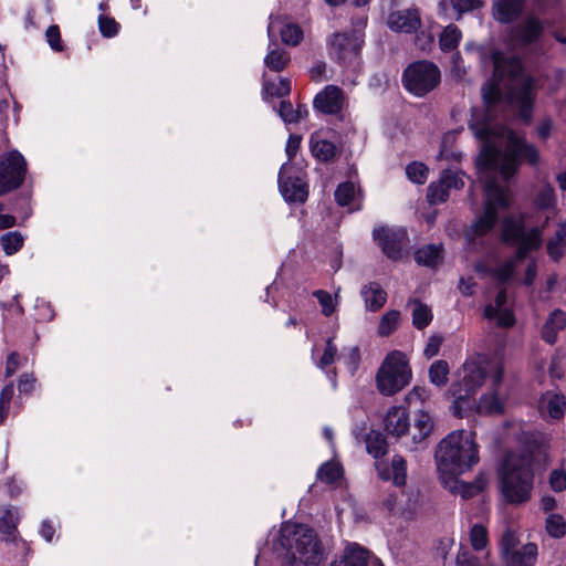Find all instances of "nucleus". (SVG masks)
<instances>
[{
  "instance_id": "1",
  "label": "nucleus",
  "mask_w": 566,
  "mask_h": 566,
  "mask_svg": "<svg viewBox=\"0 0 566 566\" xmlns=\"http://www.w3.org/2000/svg\"><path fill=\"white\" fill-rule=\"evenodd\" d=\"M469 127L483 142L476 165L480 179L484 182V212L467 233L468 240L473 241L494 227L499 211L510 203L509 189L497 184L495 172L509 179L522 163L537 167L542 158L535 145L505 126L494 124L489 114L482 111H473Z\"/></svg>"
},
{
  "instance_id": "2",
  "label": "nucleus",
  "mask_w": 566,
  "mask_h": 566,
  "mask_svg": "<svg viewBox=\"0 0 566 566\" xmlns=\"http://www.w3.org/2000/svg\"><path fill=\"white\" fill-rule=\"evenodd\" d=\"M490 59L494 65V72L493 78L481 88L483 102L486 106L499 102L501 98L499 82L507 81L511 84L507 93L510 102L518 108L521 117L530 122L536 97L534 78L524 75L522 63L514 55H505L493 50Z\"/></svg>"
},
{
  "instance_id": "3",
  "label": "nucleus",
  "mask_w": 566,
  "mask_h": 566,
  "mask_svg": "<svg viewBox=\"0 0 566 566\" xmlns=\"http://www.w3.org/2000/svg\"><path fill=\"white\" fill-rule=\"evenodd\" d=\"M434 457L439 475L465 473L480 460L475 433L464 429L450 432L437 446Z\"/></svg>"
},
{
  "instance_id": "4",
  "label": "nucleus",
  "mask_w": 566,
  "mask_h": 566,
  "mask_svg": "<svg viewBox=\"0 0 566 566\" xmlns=\"http://www.w3.org/2000/svg\"><path fill=\"white\" fill-rule=\"evenodd\" d=\"M279 543L286 551V566H319L323 559L316 535L306 525L283 524Z\"/></svg>"
},
{
  "instance_id": "5",
  "label": "nucleus",
  "mask_w": 566,
  "mask_h": 566,
  "mask_svg": "<svg viewBox=\"0 0 566 566\" xmlns=\"http://www.w3.org/2000/svg\"><path fill=\"white\" fill-rule=\"evenodd\" d=\"M490 373L493 386L502 381L503 367L500 363L491 366H483L482 361L470 359L457 370L455 379L449 388V394L453 397V412L462 416V409L469 402L476 390L483 385L486 373Z\"/></svg>"
},
{
  "instance_id": "6",
  "label": "nucleus",
  "mask_w": 566,
  "mask_h": 566,
  "mask_svg": "<svg viewBox=\"0 0 566 566\" xmlns=\"http://www.w3.org/2000/svg\"><path fill=\"white\" fill-rule=\"evenodd\" d=\"M532 455L510 453L503 463L500 479L501 491L511 504H523L531 499L533 489Z\"/></svg>"
},
{
  "instance_id": "7",
  "label": "nucleus",
  "mask_w": 566,
  "mask_h": 566,
  "mask_svg": "<svg viewBox=\"0 0 566 566\" xmlns=\"http://www.w3.org/2000/svg\"><path fill=\"white\" fill-rule=\"evenodd\" d=\"M412 377L406 355L390 352L376 374V386L384 396H392L409 385Z\"/></svg>"
},
{
  "instance_id": "8",
  "label": "nucleus",
  "mask_w": 566,
  "mask_h": 566,
  "mask_svg": "<svg viewBox=\"0 0 566 566\" xmlns=\"http://www.w3.org/2000/svg\"><path fill=\"white\" fill-rule=\"evenodd\" d=\"M402 83L408 92L421 97L438 86L440 71L431 62H415L405 70Z\"/></svg>"
},
{
  "instance_id": "9",
  "label": "nucleus",
  "mask_w": 566,
  "mask_h": 566,
  "mask_svg": "<svg viewBox=\"0 0 566 566\" xmlns=\"http://www.w3.org/2000/svg\"><path fill=\"white\" fill-rule=\"evenodd\" d=\"M27 171L24 157L17 150L0 156V196H3L23 182Z\"/></svg>"
},
{
  "instance_id": "10",
  "label": "nucleus",
  "mask_w": 566,
  "mask_h": 566,
  "mask_svg": "<svg viewBox=\"0 0 566 566\" xmlns=\"http://www.w3.org/2000/svg\"><path fill=\"white\" fill-rule=\"evenodd\" d=\"M292 170L293 167L289 163L282 165L279 172V188L286 201L302 203L308 195L307 185L301 176H293Z\"/></svg>"
},
{
  "instance_id": "11",
  "label": "nucleus",
  "mask_w": 566,
  "mask_h": 566,
  "mask_svg": "<svg viewBox=\"0 0 566 566\" xmlns=\"http://www.w3.org/2000/svg\"><path fill=\"white\" fill-rule=\"evenodd\" d=\"M373 238L381 247L382 252L391 260H398L402 255V242L406 232L401 229L394 230L386 227L376 228Z\"/></svg>"
},
{
  "instance_id": "12",
  "label": "nucleus",
  "mask_w": 566,
  "mask_h": 566,
  "mask_svg": "<svg viewBox=\"0 0 566 566\" xmlns=\"http://www.w3.org/2000/svg\"><path fill=\"white\" fill-rule=\"evenodd\" d=\"M302 38H274L270 41L269 53L264 57L268 69L273 72H281L287 65L290 57L284 46H297Z\"/></svg>"
},
{
  "instance_id": "13",
  "label": "nucleus",
  "mask_w": 566,
  "mask_h": 566,
  "mask_svg": "<svg viewBox=\"0 0 566 566\" xmlns=\"http://www.w3.org/2000/svg\"><path fill=\"white\" fill-rule=\"evenodd\" d=\"M460 475L461 474H452L449 478L439 475V478L446 489L453 494L460 495L462 499H471L475 496L478 493L483 491L488 484V480L482 473L479 474L473 482L461 481L459 480Z\"/></svg>"
},
{
  "instance_id": "14",
  "label": "nucleus",
  "mask_w": 566,
  "mask_h": 566,
  "mask_svg": "<svg viewBox=\"0 0 566 566\" xmlns=\"http://www.w3.org/2000/svg\"><path fill=\"white\" fill-rule=\"evenodd\" d=\"M363 43V38H333L329 43L331 55L343 64H350L358 57Z\"/></svg>"
},
{
  "instance_id": "15",
  "label": "nucleus",
  "mask_w": 566,
  "mask_h": 566,
  "mask_svg": "<svg viewBox=\"0 0 566 566\" xmlns=\"http://www.w3.org/2000/svg\"><path fill=\"white\" fill-rule=\"evenodd\" d=\"M344 96L339 87L335 85L326 86L314 98V107L325 114H335L343 107Z\"/></svg>"
},
{
  "instance_id": "16",
  "label": "nucleus",
  "mask_w": 566,
  "mask_h": 566,
  "mask_svg": "<svg viewBox=\"0 0 566 566\" xmlns=\"http://www.w3.org/2000/svg\"><path fill=\"white\" fill-rule=\"evenodd\" d=\"M384 426L389 434L397 438L401 437L410 428L408 411L403 407L394 406L389 408L384 419Z\"/></svg>"
},
{
  "instance_id": "17",
  "label": "nucleus",
  "mask_w": 566,
  "mask_h": 566,
  "mask_svg": "<svg viewBox=\"0 0 566 566\" xmlns=\"http://www.w3.org/2000/svg\"><path fill=\"white\" fill-rule=\"evenodd\" d=\"M388 24L394 32L410 34L417 32L421 21L417 10H405L392 12Z\"/></svg>"
},
{
  "instance_id": "18",
  "label": "nucleus",
  "mask_w": 566,
  "mask_h": 566,
  "mask_svg": "<svg viewBox=\"0 0 566 566\" xmlns=\"http://www.w3.org/2000/svg\"><path fill=\"white\" fill-rule=\"evenodd\" d=\"M538 408L544 418L559 420L564 417L566 408L565 397L563 395L547 392L541 398Z\"/></svg>"
},
{
  "instance_id": "19",
  "label": "nucleus",
  "mask_w": 566,
  "mask_h": 566,
  "mask_svg": "<svg viewBox=\"0 0 566 566\" xmlns=\"http://www.w3.org/2000/svg\"><path fill=\"white\" fill-rule=\"evenodd\" d=\"M376 469L382 480H392L397 486L405 485L407 478V463L400 455H394L390 468L382 462H376Z\"/></svg>"
},
{
  "instance_id": "20",
  "label": "nucleus",
  "mask_w": 566,
  "mask_h": 566,
  "mask_svg": "<svg viewBox=\"0 0 566 566\" xmlns=\"http://www.w3.org/2000/svg\"><path fill=\"white\" fill-rule=\"evenodd\" d=\"M434 421L429 412L419 409L413 413V423L410 424L409 431L413 443H421L433 431Z\"/></svg>"
},
{
  "instance_id": "21",
  "label": "nucleus",
  "mask_w": 566,
  "mask_h": 566,
  "mask_svg": "<svg viewBox=\"0 0 566 566\" xmlns=\"http://www.w3.org/2000/svg\"><path fill=\"white\" fill-rule=\"evenodd\" d=\"M537 545L535 543H526L502 559L505 566H534L537 560Z\"/></svg>"
},
{
  "instance_id": "22",
  "label": "nucleus",
  "mask_w": 566,
  "mask_h": 566,
  "mask_svg": "<svg viewBox=\"0 0 566 566\" xmlns=\"http://www.w3.org/2000/svg\"><path fill=\"white\" fill-rule=\"evenodd\" d=\"M361 296L365 302V307L368 311L376 312L380 310L386 301V291L376 282H371L361 289Z\"/></svg>"
},
{
  "instance_id": "23",
  "label": "nucleus",
  "mask_w": 566,
  "mask_h": 566,
  "mask_svg": "<svg viewBox=\"0 0 566 566\" xmlns=\"http://www.w3.org/2000/svg\"><path fill=\"white\" fill-rule=\"evenodd\" d=\"M566 326V313L562 310H555L547 321L545 322L542 329L543 339L553 345L557 340V334Z\"/></svg>"
},
{
  "instance_id": "24",
  "label": "nucleus",
  "mask_w": 566,
  "mask_h": 566,
  "mask_svg": "<svg viewBox=\"0 0 566 566\" xmlns=\"http://www.w3.org/2000/svg\"><path fill=\"white\" fill-rule=\"evenodd\" d=\"M542 242L543 234L539 228H533L528 231H524L516 243L517 251L515 255L517 259L523 261L528 252L539 249Z\"/></svg>"
},
{
  "instance_id": "25",
  "label": "nucleus",
  "mask_w": 566,
  "mask_h": 566,
  "mask_svg": "<svg viewBox=\"0 0 566 566\" xmlns=\"http://www.w3.org/2000/svg\"><path fill=\"white\" fill-rule=\"evenodd\" d=\"M335 200L339 206H349L353 205L350 211H356L361 209V199L359 198V191L356 190V187L353 182H343L338 185L335 190Z\"/></svg>"
},
{
  "instance_id": "26",
  "label": "nucleus",
  "mask_w": 566,
  "mask_h": 566,
  "mask_svg": "<svg viewBox=\"0 0 566 566\" xmlns=\"http://www.w3.org/2000/svg\"><path fill=\"white\" fill-rule=\"evenodd\" d=\"M525 0H497L494 6V15L501 22H511L522 12Z\"/></svg>"
},
{
  "instance_id": "27",
  "label": "nucleus",
  "mask_w": 566,
  "mask_h": 566,
  "mask_svg": "<svg viewBox=\"0 0 566 566\" xmlns=\"http://www.w3.org/2000/svg\"><path fill=\"white\" fill-rule=\"evenodd\" d=\"M368 552L356 545H348L342 559L333 562L329 566H367Z\"/></svg>"
},
{
  "instance_id": "28",
  "label": "nucleus",
  "mask_w": 566,
  "mask_h": 566,
  "mask_svg": "<svg viewBox=\"0 0 566 566\" xmlns=\"http://www.w3.org/2000/svg\"><path fill=\"white\" fill-rule=\"evenodd\" d=\"M415 259L418 264L436 268L442 262L443 248L441 244H428L417 250Z\"/></svg>"
},
{
  "instance_id": "29",
  "label": "nucleus",
  "mask_w": 566,
  "mask_h": 566,
  "mask_svg": "<svg viewBox=\"0 0 566 566\" xmlns=\"http://www.w3.org/2000/svg\"><path fill=\"white\" fill-rule=\"evenodd\" d=\"M504 407V398L496 390L484 394L476 406L479 413H501Z\"/></svg>"
},
{
  "instance_id": "30",
  "label": "nucleus",
  "mask_w": 566,
  "mask_h": 566,
  "mask_svg": "<svg viewBox=\"0 0 566 566\" xmlns=\"http://www.w3.org/2000/svg\"><path fill=\"white\" fill-rule=\"evenodd\" d=\"M20 520L19 509L12 505H0V532L11 535L17 528Z\"/></svg>"
},
{
  "instance_id": "31",
  "label": "nucleus",
  "mask_w": 566,
  "mask_h": 566,
  "mask_svg": "<svg viewBox=\"0 0 566 566\" xmlns=\"http://www.w3.org/2000/svg\"><path fill=\"white\" fill-rule=\"evenodd\" d=\"M290 92L291 81L286 77H281L277 83L266 80L263 81L262 95L264 101L287 96Z\"/></svg>"
},
{
  "instance_id": "32",
  "label": "nucleus",
  "mask_w": 566,
  "mask_h": 566,
  "mask_svg": "<svg viewBox=\"0 0 566 566\" xmlns=\"http://www.w3.org/2000/svg\"><path fill=\"white\" fill-rule=\"evenodd\" d=\"M310 146L313 156L321 161L331 160L335 156L334 144L326 139H321L318 135L313 134L311 136Z\"/></svg>"
},
{
  "instance_id": "33",
  "label": "nucleus",
  "mask_w": 566,
  "mask_h": 566,
  "mask_svg": "<svg viewBox=\"0 0 566 566\" xmlns=\"http://www.w3.org/2000/svg\"><path fill=\"white\" fill-rule=\"evenodd\" d=\"M277 114L285 124H294L305 118L308 114L306 106L298 105L296 109L289 101H282L277 108Z\"/></svg>"
},
{
  "instance_id": "34",
  "label": "nucleus",
  "mask_w": 566,
  "mask_h": 566,
  "mask_svg": "<svg viewBox=\"0 0 566 566\" xmlns=\"http://www.w3.org/2000/svg\"><path fill=\"white\" fill-rule=\"evenodd\" d=\"M366 450L376 460L384 457L388 451V446L381 433L371 431L366 437Z\"/></svg>"
},
{
  "instance_id": "35",
  "label": "nucleus",
  "mask_w": 566,
  "mask_h": 566,
  "mask_svg": "<svg viewBox=\"0 0 566 566\" xmlns=\"http://www.w3.org/2000/svg\"><path fill=\"white\" fill-rule=\"evenodd\" d=\"M523 232L524 229L521 221L512 217L504 219L502 229V240L504 242L516 244Z\"/></svg>"
},
{
  "instance_id": "36",
  "label": "nucleus",
  "mask_w": 566,
  "mask_h": 566,
  "mask_svg": "<svg viewBox=\"0 0 566 566\" xmlns=\"http://www.w3.org/2000/svg\"><path fill=\"white\" fill-rule=\"evenodd\" d=\"M412 306V324L416 328L422 329L430 324L432 321V312L431 308L420 303L419 301H412L410 303Z\"/></svg>"
},
{
  "instance_id": "37",
  "label": "nucleus",
  "mask_w": 566,
  "mask_h": 566,
  "mask_svg": "<svg viewBox=\"0 0 566 566\" xmlns=\"http://www.w3.org/2000/svg\"><path fill=\"white\" fill-rule=\"evenodd\" d=\"M24 243V237L19 231H9L0 237V244L7 255L17 253Z\"/></svg>"
},
{
  "instance_id": "38",
  "label": "nucleus",
  "mask_w": 566,
  "mask_h": 566,
  "mask_svg": "<svg viewBox=\"0 0 566 566\" xmlns=\"http://www.w3.org/2000/svg\"><path fill=\"white\" fill-rule=\"evenodd\" d=\"M450 368L446 360H436L429 368L430 382L437 387H443L448 381Z\"/></svg>"
},
{
  "instance_id": "39",
  "label": "nucleus",
  "mask_w": 566,
  "mask_h": 566,
  "mask_svg": "<svg viewBox=\"0 0 566 566\" xmlns=\"http://www.w3.org/2000/svg\"><path fill=\"white\" fill-rule=\"evenodd\" d=\"M343 475L342 467L333 461L323 463L317 471V479L324 483L333 484Z\"/></svg>"
},
{
  "instance_id": "40",
  "label": "nucleus",
  "mask_w": 566,
  "mask_h": 566,
  "mask_svg": "<svg viewBox=\"0 0 566 566\" xmlns=\"http://www.w3.org/2000/svg\"><path fill=\"white\" fill-rule=\"evenodd\" d=\"M521 262L522 260L517 259V256L514 255L513 258L503 262L497 268L493 269L491 271V274L496 281L501 283L507 282L513 276L515 269L518 266Z\"/></svg>"
},
{
  "instance_id": "41",
  "label": "nucleus",
  "mask_w": 566,
  "mask_h": 566,
  "mask_svg": "<svg viewBox=\"0 0 566 566\" xmlns=\"http://www.w3.org/2000/svg\"><path fill=\"white\" fill-rule=\"evenodd\" d=\"M545 530L554 538H560L566 534V522L559 514H549L545 520Z\"/></svg>"
},
{
  "instance_id": "42",
  "label": "nucleus",
  "mask_w": 566,
  "mask_h": 566,
  "mask_svg": "<svg viewBox=\"0 0 566 566\" xmlns=\"http://www.w3.org/2000/svg\"><path fill=\"white\" fill-rule=\"evenodd\" d=\"M400 321V313L396 310H390L386 312L379 322L378 325V334L380 336L390 335L398 326Z\"/></svg>"
},
{
  "instance_id": "43",
  "label": "nucleus",
  "mask_w": 566,
  "mask_h": 566,
  "mask_svg": "<svg viewBox=\"0 0 566 566\" xmlns=\"http://www.w3.org/2000/svg\"><path fill=\"white\" fill-rule=\"evenodd\" d=\"M469 539L474 551H482L489 544L488 531L482 524H474L469 532Z\"/></svg>"
},
{
  "instance_id": "44",
  "label": "nucleus",
  "mask_w": 566,
  "mask_h": 566,
  "mask_svg": "<svg viewBox=\"0 0 566 566\" xmlns=\"http://www.w3.org/2000/svg\"><path fill=\"white\" fill-rule=\"evenodd\" d=\"M484 314L488 318H496L499 326L510 327L514 324L513 313L509 310H497L492 304H490L485 307Z\"/></svg>"
},
{
  "instance_id": "45",
  "label": "nucleus",
  "mask_w": 566,
  "mask_h": 566,
  "mask_svg": "<svg viewBox=\"0 0 566 566\" xmlns=\"http://www.w3.org/2000/svg\"><path fill=\"white\" fill-rule=\"evenodd\" d=\"M518 544L520 538L516 532L511 528H506L500 541L501 557L504 558L506 555L517 549Z\"/></svg>"
},
{
  "instance_id": "46",
  "label": "nucleus",
  "mask_w": 566,
  "mask_h": 566,
  "mask_svg": "<svg viewBox=\"0 0 566 566\" xmlns=\"http://www.w3.org/2000/svg\"><path fill=\"white\" fill-rule=\"evenodd\" d=\"M428 201L430 203H441L449 198V190L442 182L441 178L437 182L430 184L427 193Z\"/></svg>"
},
{
  "instance_id": "47",
  "label": "nucleus",
  "mask_w": 566,
  "mask_h": 566,
  "mask_svg": "<svg viewBox=\"0 0 566 566\" xmlns=\"http://www.w3.org/2000/svg\"><path fill=\"white\" fill-rule=\"evenodd\" d=\"M406 174L410 181L423 185L428 178V168L422 163H412L407 166Z\"/></svg>"
},
{
  "instance_id": "48",
  "label": "nucleus",
  "mask_w": 566,
  "mask_h": 566,
  "mask_svg": "<svg viewBox=\"0 0 566 566\" xmlns=\"http://www.w3.org/2000/svg\"><path fill=\"white\" fill-rule=\"evenodd\" d=\"M313 294L322 306V313L325 316H331L336 308V302L334 301L333 296L323 290H317Z\"/></svg>"
},
{
  "instance_id": "49",
  "label": "nucleus",
  "mask_w": 566,
  "mask_h": 566,
  "mask_svg": "<svg viewBox=\"0 0 566 566\" xmlns=\"http://www.w3.org/2000/svg\"><path fill=\"white\" fill-rule=\"evenodd\" d=\"M464 174L457 172L452 170H444L441 175V180L448 188L450 189H461L464 187V180H463Z\"/></svg>"
},
{
  "instance_id": "50",
  "label": "nucleus",
  "mask_w": 566,
  "mask_h": 566,
  "mask_svg": "<svg viewBox=\"0 0 566 566\" xmlns=\"http://www.w3.org/2000/svg\"><path fill=\"white\" fill-rule=\"evenodd\" d=\"M549 485L555 492H562L566 489V464L552 471Z\"/></svg>"
},
{
  "instance_id": "51",
  "label": "nucleus",
  "mask_w": 566,
  "mask_h": 566,
  "mask_svg": "<svg viewBox=\"0 0 566 566\" xmlns=\"http://www.w3.org/2000/svg\"><path fill=\"white\" fill-rule=\"evenodd\" d=\"M403 494H390L388 497L384 501V505L387 507V510L392 514H400L403 515L407 511H409L411 507L402 505Z\"/></svg>"
},
{
  "instance_id": "52",
  "label": "nucleus",
  "mask_w": 566,
  "mask_h": 566,
  "mask_svg": "<svg viewBox=\"0 0 566 566\" xmlns=\"http://www.w3.org/2000/svg\"><path fill=\"white\" fill-rule=\"evenodd\" d=\"M337 357V347L333 344V339L328 338L326 342V346L321 359L317 363V367L325 368L333 364Z\"/></svg>"
},
{
  "instance_id": "53",
  "label": "nucleus",
  "mask_w": 566,
  "mask_h": 566,
  "mask_svg": "<svg viewBox=\"0 0 566 566\" xmlns=\"http://www.w3.org/2000/svg\"><path fill=\"white\" fill-rule=\"evenodd\" d=\"M98 27L102 35H116L119 31V24L107 15H99Z\"/></svg>"
},
{
  "instance_id": "54",
  "label": "nucleus",
  "mask_w": 566,
  "mask_h": 566,
  "mask_svg": "<svg viewBox=\"0 0 566 566\" xmlns=\"http://www.w3.org/2000/svg\"><path fill=\"white\" fill-rule=\"evenodd\" d=\"M455 565L457 566H481L479 558L462 546L460 547V549L457 554Z\"/></svg>"
},
{
  "instance_id": "55",
  "label": "nucleus",
  "mask_w": 566,
  "mask_h": 566,
  "mask_svg": "<svg viewBox=\"0 0 566 566\" xmlns=\"http://www.w3.org/2000/svg\"><path fill=\"white\" fill-rule=\"evenodd\" d=\"M565 248L566 242L556 237L547 242V253L554 261H558L563 256Z\"/></svg>"
},
{
  "instance_id": "56",
  "label": "nucleus",
  "mask_w": 566,
  "mask_h": 566,
  "mask_svg": "<svg viewBox=\"0 0 566 566\" xmlns=\"http://www.w3.org/2000/svg\"><path fill=\"white\" fill-rule=\"evenodd\" d=\"M536 202L542 208H549L555 203L554 189L551 186H545L537 195Z\"/></svg>"
},
{
  "instance_id": "57",
  "label": "nucleus",
  "mask_w": 566,
  "mask_h": 566,
  "mask_svg": "<svg viewBox=\"0 0 566 566\" xmlns=\"http://www.w3.org/2000/svg\"><path fill=\"white\" fill-rule=\"evenodd\" d=\"M542 32L543 23L538 18L530 15L525 19L523 35H539Z\"/></svg>"
},
{
  "instance_id": "58",
  "label": "nucleus",
  "mask_w": 566,
  "mask_h": 566,
  "mask_svg": "<svg viewBox=\"0 0 566 566\" xmlns=\"http://www.w3.org/2000/svg\"><path fill=\"white\" fill-rule=\"evenodd\" d=\"M442 344V337L433 335L429 337L428 343L423 349V355L427 358H432L438 355Z\"/></svg>"
},
{
  "instance_id": "59",
  "label": "nucleus",
  "mask_w": 566,
  "mask_h": 566,
  "mask_svg": "<svg viewBox=\"0 0 566 566\" xmlns=\"http://www.w3.org/2000/svg\"><path fill=\"white\" fill-rule=\"evenodd\" d=\"M302 142V137L298 135H290L286 146H285V153L289 158V160H292L295 155L298 151L300 145Z\"/></svg>"
},
{
  "instance_id": "60",
  "label": "nucleus",
  "mask_w": 566,
  "mask_h": 566,
  "mask_svg": "<svg viewBox=\"0 0 566 566\" xmlns=\"http://www.w3.org/2000/svg\"><path fill=\"white\" fill-rule=\"evenodd\" d=\"M35 378L31 374H23L19 378L18 389L20 392L29 394L33 390Z\"/></svg>"
},
{
  "instance_id": "61",
  "label": "nucleus",
  "mask_w": 566,
  "mask_h": 566,
  "mask_svg": "<svg viewBox=\"0 0 566 566\" xmlns=\"http://www.w3.org/2000/svg\"><path fill=\"white\" fill-rule=\"evenodd\" d=\"M453 7L462 13L480 7V0H453Z\"/></svg>"
},
{
  "instance_id": "62",
  "label": "nucleus",
  "mask_w": 566,
  "mask_h": 566,
  "mask_svg": "<svg viewBox=\"0 0 566 566\" xmlns=\"http://www.w3.org/2000/svg\"><path fill=\"white\" fill-rule=\"evenodd\" d=\"M19 368V356L17 353H11L6 363V377H11Z\"/></svg>"
},
{
  "instance_id": "63",
  "label": "nucleus",
  "mask_w": 566,
  "mask_h": 566,
  "mask_svg": "<svg viewBox=\"0 0 566 566\" xmlns=\"http://www.w3.org/2000/svg\"><path fill=\"white\" fill-rule=\"evenodd\" d=\"M459 38H439V46L443 52H450L458 48Z\"/></svg>"
},
{
  "instance_id": "64",
  "label": "nucleus",
  "mask_w": 566,
  "mask_h": 566,
  "mask_svg": "<svg viewBox=\"0 0 566 566\" xmlns=\"http://www.w3.org/2000/svg\"><path fill=\"white\" fill-rule=\"evenodd\" d=\"M346 364L352 370H355L359 361V350L357 347H352L347 356L344 357Z\"/></svg>"
}]
</instances>
